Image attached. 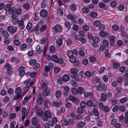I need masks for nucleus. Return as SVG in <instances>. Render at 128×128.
<instances>
[{"label":"nucleus","mask_w":128,"mask_h":128,"mask_svg":"<svg viewBox=\"0 0 128 128\" xmlns=\"http://www.w3.org/2000/svg\"><path fill=\"white\" fill-rule=\"evenodd\" d=\"M41 117V118L44 121H46L48 120V118H51L52 115L48 110H46Z\"/></svg>","instance_id":"1"},{"label":"nucleus","mask_w":128,"mask_h":128,"mask_svg":"<svg viewBox=\"0 0 128 128\" xmlns=\"http://www.w3.org/2000/svg\"><path fill=\"white\" fill-rule=\"evenodd\" d=\"M96 88L97 90L100 91H104L107 89L106 85L102 82H100Z\"/></svg>","instance_id":"2"},{"label":"nucleus","mask_w":128,"mask_h":128,"mask_svg":"<svg viewBox=\"0 0 128 128\" xmlns=\"http://www.w3.org/2000/svg\"><path fill=\"white\" fill-rule=\"evenodd\" d=\"M84 72L82 71L79 72V74H76L75 75L74 78H72L75 79V80L76 81H80L81 79L83 78V76L84 74Z\"/></svg>","instance_id":"3"},{"label":"nucleus","mask_w":128,"mask_h":128,"mask_svg":"<svg viewBox=\"0 0 128 128\" xmlns=\"http://www.w3.org/2000/svg\"><path fill=\"white\" fill-rule=\"evenodd\" d=\"M78 70L76 68H72L70 69L71 74H70L71 78H74L75 75L76 74V73L78 72Z\"/></svg>","instance_id":"4"},{"label":"nucleus","mask_w":128,"mask_h":128,"mask_svg":"<svg viewBox=\"0 0 128 128\" xmlns=\"http://www.w3.org/2000/svg\"><path fill=\"white\" fill-rule=\"evenodd\" d=\"M17 28L14 27V28L11 26H9L7 27V29L8 31L11 33H15L17 30Z\"/></svg>","instance_id":"5"},{"label":"nucleus","mask_w":128,"mask_h":128,"mask_svg":"<svg viewBox=\"0 0 128 128\" xmlns=\"http://www.w3.org/2000/svg\"><path fill=\"white\" fill-rule=\"evenodd\" d=\"M40 16L42 17H46L48 16V12L47 10L45 9L42 10L40 12Z\"/></svg>","instance_id":"6"},{"label":"nucleus","mask_w":128,"mask_h":128,"mask_svg":"<svg viewBox=\"0 0 128 128\" xmlns=\"http://www.w3.org/2000/svg\"><path fill=\"white\" fill-rule=\"evenodd\" d=\"M115 37L114 36H110L109 38L110 41V44L111 46H113L114 45L115 43Z\"/></svg>","instance_id":"7"},{"label":"nucleus","mask_w":128,"mask_h":128,"mask_svg":"<svg viewBox=\"0 0 128 128\" xmlns=\"http://www.w3.org/2000/svg\"><path fill=\"white\" fill-rule=\"evenodd\" d=\"M99 34L100 36L103 37H108L110 36V34L109 32H106L104 31H100V32Z\"/></svg>","instance_id":"8"},{"label":"nucleus","mask_w":128,"mask_h":128,"mask_svg":"<svg viewBox=\"0 0 128 128\" xmlns=\"http://www.w3.org/2000/svg\"><path fill=\"white\" fill-rule=\"evenodd\" d=\"M43 95L44 96H47L50 94V92L49 89L43 90L42 92Z\"/></svg>","instance_id":"9"},{"label":"nucleus","mask_w":128,"mask_h":128,"mask_svg":"<svg viewBox=\"0 0 128 128\" xmlns=\"http://www.w3.org/2000/svg\"><path fill=\"white\" fill-rule=\"evenodd\" d=\"M24 68L23 66H21L18 69L19 72V75L20 76H22L25 73V72L24 71Z\"/></svg>","instance_id":"10"},{"label":"nucleus","mask_w":128,"mask_h":128,"mask_svg":"<svg viewBox=\"0 0 128 128\" xmlns=\"http://www.w3.org/2000/svg\"><path fill=\"white\" fill-rule=\"evenodd\" d=\"M78 92V94H82L84 93L86 90L82 87H79L77 88Z\"/></svg>","instance_id":"11"},{"label":"nucleus","mask_w":128,"mask_h":128,"mask_svg":"<svg viewBox=\"0 0 128 128\" xmlns=\"http://www.w3.org/2000/svg\"><path fill=\"white\" fill-rule=\"evenodd\" d=\"M84 96L85 98L89 97L92 98L93 97V94L92 92H85L84 94Z\"/></svg>","instance_id":"12"},{"label":"nucleus","mask_w":128,"mask_h":128,"mask_svg":"<svg viewBox=\"0 0 128 128\" xmlns=\"http://www.w3.org/2000/svg\"><path fill=\"white\" fill-rule=\"evenodd\" d=\"M62 28L61 26L58 24L56 25L54 28V30L58 32H60Z\"/></svg>","instance_id":"13"},{"label":"nucleus","mask_w":128,"mask_h":128,"mask_svg":"<svg viewBox=\"0 0 128 128\" xmlns=\"http://www.w3.org/2000/svg\"><path fill=\"white\" fill-rule=\"evenodd\" d=\"M52 60L56 63H58L59 61V58L56 55H54L52 56Z\"/></svg>","instance_id":"14"},{"label":"nucleus","mask_w":128,"mask_h":128,"mask_svg":"<svg viewBox=\"0 0 128 128\" xmlns=\"http://www.w3.org/2000/svg\"><path fill=\"white\" fill-rule=\"evenodd\" d=\"M11 62L14 63L15 62L16 64L19 63V60L18 59L15 57H12L10 59Z\"/></svg>","instance_id":"15"},{"label":"nucleus","mask_w":128,"mask_h":128,"mask_svg":"<svg viewBox=\"0 0 128 128\" xmlns=\"http://www.w3.org/2000/svg\"><path fill=\"white\" fill-rule=\"evenodd\" d=\"M62 79L63 81L67 82L69 79V77L67 74H65L62 76Z\"/></svg>","instance_id":"16"},{"label":"nucleus","mask_w":128,"mask_h":128,"mask_svg":"<svg viewBox=\"0 0 128 128\" xmlns=\"http://www.w3.org/2000/svg\"><path fill=\"white\" fill-rule=\"evenodd\" d=\"M44 104L47 108L50 107L51 105L50 101L48 100H45Z\"/></svg>","instance_id":"17"},{"label":"nucleus","mask_w":128,"mask_h":128,"mask_svg":"<svg viewBox=\"0 0 128 128\" xmlns=\"http://www.w3.org/2000/svg\"><path fill=\"white\" fill-rule=\"evenodd\" d=\"M37 115L39 116H41L44 113L41 109H39L36 110Z\"/></svg>","instance_id":"18"},{"label":"nucleus","mask_w":128,"mask_h":128,"mask_svg":"<svg viewBox=\"0 0 128 128\" xmlns=\"http://www.w3.org/2000/svg\"><path fill=\"white\" fill-rule=\"evenodd\" d=\"M61 104V103H59L57 101H54L53 102L52 105L54 106L59 107Z\"/></svg>","instance_id":"19"},{"label":"nucleus","mask_w":128,"mask_h":128,"mask_svg":"<svg viewBox=\"0 0 128 128\" xmlns=\"http://www.w3.org/2000/svg\"><path fill=\"white\" fill-rule=\"evenodd\" d=\"M84 108L81 107H78L77 109L76 112L79 114H82L84 112Z\"/></svg>","instance_id":"20"},{"label":"nucleus","mask_w":128,"mask_h":128,"mask_svg":"<svg viewBox=\"0 0 128 128\" xmlns=\"http://www.w3.org/2000/svg\"><path fill=\"white\" fill-rule=\"evenodd\" d=\"M93 42L95 43H98L100 41V39L99 37L98 36L93 37L92 38Z\"/></svg>","instance_id":"21"},{"label":"nucleus","mask_w":128,"mask_h":128,"mask_svg":"<svg viewBox=\"0 0 128 128\" xmlns=\"http://www.w3.org/2000/svg\"><path fill=\"white\" fill-rule=\"evenodd\" d=\"M16 10V8L15 7L13 6L11 7L10 9L9 10L8 12L10 14H12L14 13Z\"/></svg>","instance_id":"22"},{"label":"nucleus","mask_w":128,"mask_h":128,"mask_svg":"<svg viewBox=\"0 0 128 128\" xmlns=\"http://www.w3.org/2000/svg\"><path fill=\"white\" fill-rule=\"evenodd\" d=\"M106 96L105 93H102L101 95V100L102 101L105 102L106 100Z\"/></svg>","instance_id":"23"},{"label":"nucleus","mask_w":128,"mask_h":128,"mask_svg":"<svg viewBox=\"0 0 128 128\" xmlns=\"http://www.w3.org/2000/svg\"><path fill=\"white\" fill-rule=\"evenodd\" d=\"M16 22H17L18 26H22L24 24V21L23 20H16Z\"/></svg>","instance_id":"24"},{"label":"nucleus","mask_w":128,"mask_h":128,"mask_svg":"<svg viewBox=\"0 0 128 128\" xmlns=\"http://www.w3.org/2000/svg\"><path fill=\"white\" fill-rule=\"evenodd\" d=\"M36 60L35 59H32L30 60L29 63L30 64L31 66H33L36 64Z\"/></svg>","instance_id":"25"},{"label":"nucleus","mask_w":128,"mask_h":128,"mask_svg":"<svg viewBox=\"0 0 128 128\" xmlns=\"http://www.w3.org/2000/svg\"><path fill=\"white\" fill-rule=\"evenodd\" d=\"M67 55L69 58L72 57H73L74 56L73 52L70 50L68 51L67 53Z\"/></svg>","instance_id":"26"},{"label":"nucleus","mask_w":128,"mask_h":128,"mask_svg":"<svg viewBox=\"0 0 128 128\" xmlns=\"http://www.w3.org/2000/svg\"><path fill=\"white\" fill-rule=\"evenodd\" d=\"M100 79L97 77H95L93 78L92 81H94L96 83H98L100 82Z\"/></svg>","instance_id":"27"},{"label":"nucleus","mask_w":128,"mask_h":128,"mask_svg":"<svg viewBox=\"0 0 128 128\" xmlns=\"http://www.w3.org/2000/svg\"><path fill=\"white\" fill-rule=\"evenodd\" d=\"M37 122L38 120L36 118L34 117L32 118V123L33 125L37 124Z\"/></svg>","instance_id":"28"},{"label":"nucleus","mask_w":128,"mask_h":128,"mask_svg":"<svg viewBox=\"0 0 128 128\" xmlns=\"http://www.w3.org/2000/svg\"><path fill=\"white\" fill-rule=\"evenodd\" d=\"M14 44L16 46H19L20 44V42L18 40H14L13 41Z\"/></svg>","instance_id":"29"},{"label":"nucleus","mask_w":128,"mask_h":128,"mask_svg":"<svg viewBox=\"0 0 128 128\" xmlns=\"http://www.w3.org/2000/svg\"><path fill=\"white\" fill-rule=\"evenodd\" d=\"M22 96H23L19 94H16L14 97V99L15 100H18Z\"/></svg>","instance_id":"30"},{"label":"nucleus","mask_w":128,"mask_h":128,"mask_svg":"<svg viewBox=\"0 0 128 128\" xmlns=\"http://www.w3.org/2000/svg\"><path fill=\"white\" fill-rule=\"evenodd\" d=\"M22 91V89L18 87L16 88L15 92L16 94H19Z\"/></svg>","instance_id":"31"},{"label":"nucleus","mask_w":128,"mask_h":128,"mask_svg":"<svg viewBox=\"0 0 128 128\" xmlns=\"http://www.w3.org/2000/svg\"><path fill=\"white\" fill-rule=\"evenodd\" d=\"M70 9L73 11H75L76 9V5L74 4H72L70 6Z\"/></svg>","instance_id":"32"},{"label":"nucleus","mask_w":128,"mask_h":128,"mask_svg":"<svg viewBox=\"0 0 128 128\" xmlns=\"http://www.w3.org/2000/svg\"><path fill=\"white\" fill-rule=\"evenodd\" d=\"M105 56L108 58L110 57V54L109 53V50L108 49H106V52L104 53Z\"/></svg>","instance_id":"33"},{"label":"nucleus","mask_w":128,"mask_h":128,"mask_svg":"<svg viewBox=\"0 0 128 128\" xmlns=\"http://www.w3.org/2000/svg\"><path fill=\"white\" fill-rule=\"evenodd\" d=\"M101 22L99 20H96L94 21V24L96 26H98L100 25Z\"/></svg>","instance_id":"34"},{"label":"nucleus","mask_w":128,"mask_h":128,"mask_svg":"<svg viewBox=\"0 0 128 128\" xmlns=\"http://www.w3.org/2000/svg\"><path fill=\"white\" fill-rule=\"evenodd\" d=\"M90 16L92 18L96 17L97 16V13L94 12H91L90 14Z\"/></svg>","instance_id":"35"},{"label":"nucleus","mask_w":128,"mask_h":128,"mask_svg":"<svg viewBox=\"0 0 128 128\" xmlns=\"http://www.w3.org/2000/svg\"><path fill=\"white\" fill-rule=\"evenodd\" d=\"M56 43L59 46H61L62 44V42L61 39L58 38L56 40Z\"/></svg>","instance_id":"36"},{"label":"nucleus","mask_w":128,"mask_h":128,"mask_svg":"<svg viewBox=\"0 0 128 128\" xmlns=\"http://www.w3.org/2000/svg\"><path fill=\"white\" fill-rule=\"evenodd\" d=\"M120 66V64L118 63H116L114 64L113 65V67L114 68L117 69Z\"/></svg>","instance_id":"37"},{"label":"nucleus","mask_w":128,"mask_h":128,"mask_svg":"<svg viewBox=\"0 0 128 128\" xmlns=\"http://www.w3.org/2000/svg\"><path fill=\"white\" fill-rule=\"evenodd\" d=\"M62 124L64 126H68L69 124V123L68 120L63 119L62 120Z\"/></svg>","instance_id":"38"},{"label":"nucleus","mask_w":128,"mask_h":128,"mask_svg":"<svg viewBox=\"0 0 128 128\" xmlns=\"http://www.w3.org/2000/svg\"><path fill=\"white\" fill-rule=\"evenodd\" d=\"M109 43L108 41L106 40H104L103 41V45L106 47L109 45Z\"/></svg>","instance_id":"39"},{"label":"nucleus","mask_w":128,"mask_h":128,"mask_svg":"<svg viewBox=\"0 0 128 128\" xmlns=\"http://www.w3.org/2000/svg\"><path fill=\"white\" fill-rule=\"evenodd\" d=\"M30 98V96H26L25 97L22 101V103L24 104L26 102H27L29 100Z\"/></svg>","instance_id":"40"},{"label":"nucleus","mask_w":128,"mask_h":128,"mask_svg":"<svg viewBox=\"0 0 128 128\" xmlns=\"http://www.w3.org/2000/svg\"><path fill=\"white\" fill-rule=\"evenodd\" d=\"M84 124H85L84 122H80L78 123L77 126L79 128H80L84 126Z\"/></svg>","instance_id":"41"},{"label":"nucleus","mask_w":128,"mask_h":128,"mask_svg":"<svg viewBox=\"0 0 128 128\" xmlns=\"http://www.w3.org/2000/svg\"><path fill=\"white\" fill-rule=\"evenodd\" d=\"M127 101V98L126 97H124L120 99V102L121 103H124L126 102Z\"/></svg>","instance_id":"42"},{"label":"nucleus","mask_w":128,"mask_h":128,"mask_svg":"<svg viewBox=\"0 0 128 128\" xmlns=\"http://www.w3.org/2000/svg\"><path fill=\"white\" fill-rule=\"evenodd\" d=\"M69 60L70 62L73 63L76 61V57L74 56L69 58Z\"/></svg>","instance_id":"43"},{"label":"nucleus","mask_w":128,"mask_h":128,"mask_svg":"<svg viewBox=\"0 0 128 128\" xmlns=\"http://www.w3.org/2000/svg\"><path fill=\"white\" fill-rule=\"evenodd\" d=\"M67 18L68 19L72 20L74 19L75 18V17L74 15L70 14L67 16Z\"/></svg>","instance_id":"44"},{"label":"nucleus","mask_w":128,"mask_h":128,"mask_svg":"<svg viewBox=\"0 0 128 128\" xmlns=\"http://www.w3.org/2000/svg\"><path fill=\"white\" fill-rule=\"evenodd\" d=\"M5 68L8 70H10L11 68V66L9 64H7L5 66Z\"/></svg>","instance_id":"45"},{"label":"nucleus","mask_w":128,"mask_h":128,"mask_svg":"<svg viewBox=\"0 0 128 128\" xmlns=\"http://www.w3.org/2000/svg\"><path fill=\"white\" fill-rule=\"evenodd\" d=\"M105 69V68L104 66H102L100 68L98 71V72L99 74H101L102 73Z\"/></svg>","instance_id":"46"},{"label":"nucleus","mask_w":128,"mask_h":128,"mask_svg":"<svg viewBox=\"0 0 128 128\" xmlns=\"http://www.w3.org/2000/svg\"><path fill=\"white\" fill-rule=\"evenodd\" d=\"M2 34L4 36L8 38L9 36V34L6 30H3L2 31Z\"/></svg>","instance_id":"47"},{"label":"nucleus","mask_w":128,"mask_h":128,"mask_svg":"<svg viewBox=\"0 0 128 128\" xmlns=\"http://www.w3.org/2000/svg\"><path fill=\"white\" fill-rule=\"evenodd\" d=\"M84 74L86 76L89 77H90L92 75L91 72L88 71H86L85 72Z\"/></svg>","instance_id":"48"},{"label":"nucleus","mask_w":128,"mask_h":128,"mask_svg":"<svg viewBox=\"0 0 128 128\" xmlns=\"http://www.w3.org/2000/svg\"><path fill=\"white\" fill-rule=\"evenodd\" d=\"M102 110L106 112H107L109 111L110 110V108L107 106H105Z\"/></svg>","instance_id":"49"},{"label":"nucleus","mask_w":128,"mask_h":128,"mask_svg":"<svg viewBox=\"0 0 128 128\" xmlns=\"http://www.w3.org/2000/svg\"><path fill=\"white\" fill-rule=\"evenodd\" d=\"M77 88H72L71 91L74 94L76 95L78 94V92Z\"/></svg>","instance_id":"50"},{"label":"nucleus","mask_w":128,"mask_h":128,"mask_svg":"<svg viewBox=\"0 0 128 128\" xmlns=\"http://www.w3.org/2000/svg\"><path fill=\"white\" fill-rule=\"evenodd\" d=\"M57 13L60 16H62L63 14V10L60 8L58 10Z\"/></svg>","instance_id":"51"},{"label":"nucleus","mask_w":128,"mask_h":128,"mask_svg":"<svg viewBox=\"0 0 128 128\" xmlns=\"http://www.w3.org/2000/svg\"><path fill=\"white\" fill-rule=\"evenodd\" d=\"M61 94V91L60 90H57L56 92V96L57 98L59 97Z\"/></svg>","instance_id":"52"},{"label":"nucleus","mask_w":128,"mask_h":128,"mask_svg":"<svg viewBox=\"0 0 128 128\" xmlns=\"http://www.w3.org/2000/svg\"><path fill=\"white\" fill-rule=\"evenodd\" d=\"M11 7V5L10 4L6 5L4 7L5 10L7 11H8Z\"/></svg>","instance_id":"53"},{"label":"nucleus","mask_w":128,"mask_h":128,"mask_svg":"<svg viewBox=\"0 0 128 128\" xmlns=\"http://www.w3.org/2000/svg\"><path fill=\"white\" fill-rule=\"evenodd\" d=\"M86 103L84 101H82L80 104L81 107L83 108L86 107Z\"/></svg>","instance_id":"54"},{"label":"nucleus","mask_w":128,"mask_h":128,"mask_svg":"<svg viewBox=\"0 0 128 128\" xmlns=\"http://www.w3.org/2000/svg\"><path fill=\"white\" fill-rule=\"evenodd\" d=\"M86 104L89 107L93 106L92 102V101L90 100H88Z\"/></svg>","instance_id":"55"},{"label":"nucleus","mask_w":128,"mask_h":128,"mask_svg":"<svg viewBox=\"0 0 128 128\" xmlns=\"http://www.w3.org/2000/svg\"><path fill=\"white\" fill-rule=\"evenodd\" d=\"M93 112L95 116H98V112L96 109L94 108V109Z\"/></svg>","instance_id":"56"},{"label":"nucleus","mask_w":128,"mask_h":128,"mask_svg":"<svg viewBox=\"0 0 128 128\" xmlns=\"http://www.w3.org/2000/svg\"><path fill=\"white\" fill-rule=\"evenodd\" d=\"M27 46L26 44L25 43L22 44L20 46V48L22 50H24Z\"/></svg>","instance_id":"57"},{"label":"nucleus","mask_w":128,"mask_h":128,"mask_svg":"<svg viewBox=\"0 0 128 128\" xmlns=\"http://www.w3.org/2000/svg\"><path fill=\"white\" fill-rule=\"evenodd\" d=\"M121 35L122 36L125 37L126 38H128V35L126 34V32L125 31H122Z\"/></svg>","instance_id":"58"},{"label":"nucleus","mask_w":128,"mask_h":128,"mask_svg":"<svg viewBox=\"0 0 128 128\" xmlns=\"http://www.w3.org/2000/svg\"><path fill=\"white\" fill-rule=\"evenodd\" d=\"M23 6L25 9H28L30 8V6L29 4L26 3L24 4Z\"/></svg>","instance_id":"59"},{"label":"nucleus","mask_w":128,"mask_h":128,"mask_svg":"<svg viewBox=\"0 0 128 128\" xmlns=\"http://www.w3.org/2000/svg\"><path fill=\"white\" fill-rule=\"evenodd\" d=\"M23 90L24 91V94H25L29 90V87L28 86H26L23 89Z\"/></svg>","instance_id":"60"},{"label":"nucleus","mask_w":128,"mask_h":128,"mask_svg":"<svg viewBox=\"0 0 128 128\" xmlns=\"http://www.w3.org/2000/svg\"><path fill=\"white\" fill-rule=\"evenodd\" d=\"M55 48L54 46H50V50L51 52H54L55 51Z\"/></svg>","instance_id":"61"},{"label":"nucleus","mask_w":128,"mask_h":128,"mask_svg":"<svg viewBox=\"0 0 128 128\" xmlns=\"http://www.w3.org/2000/svg\"><path fill=\"white\" fill-rule=\"evenodd\" d=\"M15 12L18 15L20 14L22 12V10L20 8H18L16 10Z\"/></svg>","instance_id":"62"},{"label":"nucleus","mask_w":128,"mask_h":128,"mask_svg":"<svg viewBox=\"0 0 128 128\" xmlns=\"http://www.w3.org/2000/svg\"><path fill=\"white\" fill-rule=\"evenodd\" d=\"M103 81L105 82H107L108 81V77L106 75H104L102 77Z\"/></svg>","instance_id":"63"},{"label":"nucleus","mask_w":128,"mask_h":128,"mask_svg":"<svg viewBox=\"0 0 128 128\" xmlns=\"http://www.w3.org/2000/svg\"><path fill=\"white\" fill-rule=\"evenodd\" d=\"M7 92L10 94H12L14 92V90L11 88H9Z\"/></svg>","instance_id":"64"}]
</instances>
